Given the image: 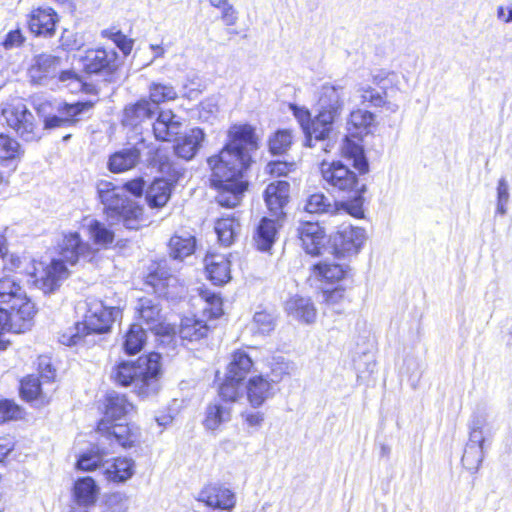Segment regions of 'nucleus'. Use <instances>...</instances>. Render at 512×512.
<instances>
[{
  "label": "nucleus",
  "mask_w": 512,
  "mask_h": 512,
  "mask_svg": "<svg viewBox=\"0 0 512 512\" xmlns=\"http://www.w3.org/2000/svg\"><path fill=\"white\" fill-rule=\"evenodd\" d=\"M208 326L203 320L185 317L181 320L179 335L183 340L198 341L208 333Z\"/></svg>",
  "instance_id": "nucleus-39"
},
{
  "label": "nucleus",
  "mask_w": 512,
  "mask_h": 512,
  "mask_svg": "<svg viewBox=\"0 0 512 512\" xmlns=\"http://www.w3.org/2000/svg\"><path fill=\"white\" fill-rule=\"evenodd\" d=\"M202 298L207 302V304L210 306V314L214 318H218L222 315V300L219 297L218 294L214 292L209 291H203L202 292Z\"/></svg>",
  "instance_id": "nucleus-59"
},
{
  "label": "nucleus",
  "mask_w": 512,
  "mask_h": 512,
  "mask_svg": "<svg viewBox=\"0 0 512 512\" xmlns=\"http://www.w3.org/2000/svg\"><path fill=\"white\" fill-rule=\"evenodd\" d=\"M182 123L171 110L160 111L153 123V132L157 140L170 141L180 133Z\"/></svg>",
  "instance_id": "nucleus-23"
},
{
  "label": "nucleus",
  "mask_w": 512,
  "mask_h": 512,
  "mask_svg": "<svg viewBox=\"0 0 512 512\" xmlns=\"http://www.w3.org/2000/svg\"><path fill=\"white\" fill-rule=\"evenodd\" d=\"M57 14L50 7L33 9L29 15L28 26L36 36L51 37L55 33Z\"/></svg>",
  "instance_id": "nucleus-18"
},
{
  "label": "nucleus",
  "mask_w": 512,
  "mask_h": 512,
  "mask_svg": "<svg viewBox=\"0 0 512 512\" xmlns=\"http://www.w3.org/2000/svg\"><path fill=\"white\" fill-rule=\"evenodd\" d=\"M198 500L211 508L231 510L235 506L234 493L220 485H207L198 495Z\"/></svg>",
  "instance_id": "nucleus-20"
},
{
  "label": "nucleus",
  "mask_w": 512,
  "mask_h": 512,
  "mask_svg": "<svg viewBox=\"0 0 512 512\" xmlns=\"http://www.w3.org/2000/svg\"><path fill=\"white\" fill-rule=\"evenodd\" d=\"M104 474L107 480L115 483H123L130 479L134 474V461L126 457H118L113 461L106 462Z\"/></svg>",
  "instance_id": "nucleus-31"
},
{
  "label": "nucleus",
  "mask_w": 512,
  "mask_h": 512,
  "mask_svg": "<svg viewBox=\"0 0 512 512\" xmlns=\"http://www.w3.org/2000/svg\"><path fill=\"white\" fill-rule=\"evenodd\" d=\"M0 304H7L9 313L14 319L17 330H26L30 327L35 315V307L27 297L20 281L12 276L0 278Z\"/></svg>",
  "instance_id": "nucleus-6"
},
{
  "label": "nucleus",
  "mask_w": 512,
  "mask_h": 512,
  "mask_svg": "<svg viewBox=\"0 0 512 512\" xmlns=\"http://www.w3.org/2000/svg\"><path fill=\"white\" fill-rule=\"evenodd\" d=\"M215 232L223 246H230L240 232V223L234 217H223L216 221Z\"/></svg>",
  "instance_id": "nucleus-40"
},
{
  "label": "nucleus",
  "mask_w": 512,
  "mask_h": 512,
  "mask_svg": "<svg viewBox=\"0 0 512 512\" xmlns=\"http://www.w3.org/2000/svg\"><path fill=\"white\" fill-rule=\"evenodd\" d=\"M276 317L266 310L257 311L251 322V330L254 334L267 335L275 328Z\"/></svg>",
  "instance_id": "nucleus-47"
},
{
  "label": "nucleus",
  "mask_w": 512,
  "mask_h": 512,
  "mask_svg": "<svg viewBox=\"0 0 512 512\" xmlns=\"http://www.w3.org/2000/svg\"><path fill=\"white\" fill-rule=\"evenodd\" d=\"M343 153L353 159V166L360 172L368 171V162L364 156V150L359 144L347 140L343 145Z\"/></svg>",
  "instance_id": "nucleus-49"
},
{
  "label": "nucleus",
  "mask_w": 512,
  "mask_h": 512,
  "mask_svg": "<svg viewBox=\"0 0 512 512\" xmlns=\"http://www.w3.org/2000/svg\"><path fill=\"white\" fill-rule=\"evenodd\" d=\"M357 93L362 103H368L372 107H386L387 110L394 113L398 110V105L386 101V90H377L369 85H361Z\"/></svg>",
  "instance_id": "nucleus-36"
},
{
  "label": "nucleus",
  "mask_w": 512,
  "mask_h": 512,
  "mask_svg": "<svg viewBox=\"0 0 512 512\" xmlns=\"http://www.w3.org/2000/svg\"><path fill=\"white\" fill-rule=\"evenodd\" d=\"M252 367L253 361L251 357L245 351L238 350L232 354L226 373L236 379L244 380Z\"/></svg>",
  "instance_id": "nucleus-41"
},
{
  "label": "nucleus",
  "mask_w": 512,
  "mask_h": 512,
  "mask_svg": "<svg viewBox=\"0 0 512 512\" xmlns=\"http://www.w3.org/2000/svg\"><path fill=\"white\" fill-rule=\"evenodd\" d=\"M156 113V109L147 99H141L125 107L122 123L125 126L136 127Z\"/></svg>",
  "instance_id": "nucleus-28"
},
{
  "label": "nucleus",
  "mask_w": 512,
  "mask_h": 512,
  "mask_svg": "<svg viewBox=\"0 0 512 512\" xmlns=\"http://www.w3.org/2000/svg\"><path fill=\"white\" fill-rule=\"evenodd\" d=\"M195 245V238L191 235L186 237L174 235L169 242L170 256L173 259L182 260L194 252Z\"/></svg>",
  "instance_id": "nucleus-42"
},
{
  "label": "nucleus",
  "mask_w": 512,
  "mask_h": 512,
  "mask_svg": "<svg viewBox=\"0 0 512 512\" xmlns=\"http://www.w3.org/2000/svg\"><path fill=\"white\" fill-rule=\"evenodd\" d=\"M24 36L20 29L11 30L5 36L2 45L6 50L18 48L24 43Z\"/></svg>",
  "instance_id": "nucleus-61"
},
{
  "label": "nucleus",
  "mask_w": 512,
  "mask_h": 512,
  "mask_svg": "<svg viewBox=\"0 0 512 512\" xmlns=\"http://www.w3.org/2000/svg\"><path fill=\"white\" fill-rule=\"evenodd\" d=\"M81 62L87 73L111 76L117 69V54L113 50L91 49L81 57Z\"/></svg>",
  "instance_id": "nucleus-14"
},
{
  "label": "nucleus",
  "mask_w": 512,
  "mask_h": 512,
  "mask_svg": "<svg viewBox=\"0 0 512 512\" xmlns=\"http://www.w3.org/2000/svg\"><path fill=\"white\" fill-rule=\"evenodd\" d=\"M339 209L345 214H350L356 218H361L363 216L362 202L360 198L355 199L352 203H341Z\"/></svg>",
  "instance_id": "nucleus-64"
},
{
  "label": "nucleus",
  "mask_w": 512,
  "mask_h": 512,
  "mask_svg": "<svg viewBox=\"0 0 512 512\" xmlns=\"http://www.w3.org/2000/svg\"><path fill=\"white\" fill-rule=\"evenodd\" d=\"M140 325L156 335H171L175 333V326L166 322L160 303L156 299L140 298L135 307Z\"/></svg>",
  "instance_id": "nucleus-9"
},
{
  "label": "nucleus",
  "mask_w": 512,
  "mask_h": 512,
  "mask_svg": "<svg viewBox=\"0 0 512 512\" xmlns=\"http://www.w3.org/2000/svg\"><path fill=\"white\" fill-rule=\"evenodd\" d=\"M143 147L144 143L141 141L112 154L108 161L109 170L113 173H121L134 168L140 161Z\"/></svg>",
  "instance_id": "nucleus-21"
},
{
  "label": "nucleus",
  "mask_w": 512,
  "mask_h": 512,
  "mask_svg": "<svg viewBox=\"0 0 512 512\" xmlns=\"http://www.w3.org/2000/svg\"><path fill=\"white\" fill-rule=\"evenodd\" d=\"M24 154L21 145L8 135L0 134V162L20 159Z\"/></svg>",
  "instance_id": "nucleus-46"
},
{
  "label": "nucleus",
  "mask_w": 512,
  "mask_h": 512,
  "mask_svg": "<svg viewBox=\"0 0 512 512\" xmlns=\"http://www.w3.org/2000/svg\"><path fill=\"white\" fill-rule=\"evenodd\" d=\"M204 139V131L200 128H193L177 139L174 152L179 158L191 160L197 154Z\"/></svg>",
  "instance_id": "nucleus-25"
},
{
  "label": "nucleus",
  "mask_w": 512,
  "mask_h": 512,
  "mask_svg": "<svg viewBox=\"0 0 512 512\" xmlns=\"http://www.w3.org/2000/svg\"><path fill=\"white\" fill-rule=\"evenodd\" d=\"M345 86L340 83H325L321 86L318 98V111L340 118L345 103Z\"/></svg>",
  "instance_id": "nucleus-13"
},
{
  "label": "nucleus",
  "mask_w": 512,
  "mask_h": 512,
  "mask_svg": "<svg viewBox=\"0 0 512 512\" xmlns=\"http://www.w3.org/2000/svg\"><path fill=\"white\" fill-rule=\"evenodd\" d=\"M290 185L279 180L270 183L264 191V199L270 215L277 220L285 217L284 206L288 203Z\"/></svg>",
  "instance_id": "nucleus-17"
},
{
  "label": "nucleus",
  "mask_w": 512,
  "mask_h": 512,
  "mask_svg": "<svg viewBox=\"0 0 512 512\" xmlns=\"http://www.w3.org/2000/svg\"><path fill=\"white\" fill-rule=\"evenodd\" d=\"M375 115L367 110L356 109L350 113L347 128L354 135L368 134L374 125Z\"/></svg>",
  "instance_id": "nucleus-38"
},
{
  "label": "nucleus",
  "mask_w": 512,
  "mask_h": 512,
  "mask_svg": "<svg viewBox=\"0 0 512 512\" xmlns=\"http://www.w3.org/2000/svg\"><path fill=\"white\" fill-rule=\"evenodd\" d=\"M286 311L293 318L311 324L316 319V308L309 298L293 297L286 303Z\"/></svg>",
  "instance_id": "nucleus-29"
},
{
  "label": "nucleus",
  "mask_w": 512,
  "mask_h": 512,
  "mask_svg": "<svg viewBox=\"0 0 512 512\" xmlns=\"http://www.w3.org/2000/svg\"><path fill=\"white\" fill-rule=\"evenodd\" d=\"M120 314L119 308L107 307L102 301L92 300L88 303L84 322L76 324L75 333L63 334L60 337V342L67 346H73L79 344L83 337L90 334L107 333Z\"/></svg>",
  "instance_id": "nucleus-5"
},
{
  "label": "nucleus",
  "mask_w": 512,
  "mask_h": 512,
  "mask_svg": "<svg viewBox=\"0 0 512 512\" xmlns=\"http://www.w3.org/2000/svg\"><path fill=\"white\" fill-rule=\"evenodd\" d=\"M241 379H236L226 373L223 383L219 387V396L221 400L227 404L236 402L241 396L242 391Z\"/></svg>",
  "instance_id": "nucleus-44"
},
{
  "label": "nucleus",
  "mask_w": 512,
  "mask_h": 512,
  "mask_svg": "<svg viewBox=\"0 0 512 512\" xmlns=\"http://www.w3.org/2000/svg\"><path fill=\"white\" fill-rule=\"evenodd\" d=\"M98 494V487L91 477L80 478L74 486L75 502L84 507H93Z\"/></svg>",
  "instance_id": "nucleus-35"
},
{
  "label": "nucleus",
  "mask_w": 512,
  "mask_h": 512,
  "mask_svg": "<svg viewBox=\"0 0 512 512\" xmlns=\"http://www.w3.org/2000/svg\"><path fill=\"white\" fill-rule=\"evenodd\" d=\"M171 184L165 179H155L146 191V200L150 207L161 208L170 199Z\"/></svg>",
  "instance_id": "nucleus-34"
},
{
  "label": "nucleus",
  "mask_w": 512,
  "mask_h": 512,
  "mask_svg": "<svg viewBox=\"0 0 512 512\" xmlns=\"http://www.w3.org/2000/svg\"><path fill=\"white\" fill-rule=\"evenodd\" d=\"M313 271L317 277L329 282H337L343 279L347 274V270L342 265L326 262L315 264Z\"/></svg>",
  "instance_id": "nucleus-45"
},
{
  "label": "nucleus",
  "mask_w": 512,
  "mask_h": 512,
  "mask_svg": "<svg viewBox=\"0 0 512 512\" xmlns=\"http://www.w3.org/2000/svg\"><path fill=\"white\" fill-rule=\"evenodd\" d=\"M145 340L146 333L143 326L138 323L132 324L125 335L123 343L125 352L131 355L138 353L143 348Z\"/></svg>",
  "instance_id": "nucleus-43"
},
{
  "label": "nucleus",
  "mask_w": 512,
  "mask_h": 512,
  "mask_svg": "<svg viewBox=\"0 0 512 512\" xmlns=\"http://www.w3.org/2000/svg\"><path fill=\"white\" fill-rule=\"evenodd\" d=\"M59 259H53L44 269V274L36 283L45 293H52L58 289L63 280L69 276V270L65 263L75 265L79 258L91 259L93 251L91 247L82 241L77 232L64 233L58 243Z\"/></svg>",
  "instance_id": "nucleus-3"
},
{
  "label": "nucleus",
  "mask_w": 512,
  "mask_h": 512,
  "mask_svg": "<svg viewBox=\"0 0 512 512\" xmlns=\"http://www.w3.org/2000/svg\"><path fill=\"white\" fill-rule=\"evenodd\" d=\"M365 230L351 225H342L332 237V247L337 256L355 255L365 241Z\"/></svg>",
  "instance_id": "nucleus-11"
},
{
  "label": "nucleus",
  "mask_w": 512,
  "mask_h": 512,
  "mask_svg": "<svg viewBox=\"0 0 512 512\" xmlns=\"http://www.w3.org/2000/svg\"><path fill=\"white\" fill-rule=\"evenodd\" d=\"M160 355L150 353L136 362H120L111 377L121 386L133 385L134 391L141 397L155 395L160 389Z\"/></svg>",
  "instance_id": "nucleus-4"
},
{
  "label": "nucleus",
  "mask_w": 512,
  "mask_h": 512,
  "mask_svg": "<svg viewBox=\"0 0 512 512\" xmlns=\"http://www.w3.org/2000/svg\"><path fill=\"white\" fill-rule=\"evenodd\" d=\"M229 141L218 155L208 159L211 185L218 191L216 201L223 207H236L247 189L243 173L248 168L250 152L258 148L255 130L248 124H235L228 131Z\"/></svg>",
  "instance_id": "nucleus-1"
},
{
  "label": "nucleus",
  "mask_w": 512,
  "mask_h": 512,
  "mask_svg": "<svg viewBox=\"0 0 512 512\" xmlns=\"http://www.w3.org/2000/svg\"><path fill=\"white\" fill-rule=\"evenodd\" d=\"M338 118L328 116V114L318 111L317 115L312 119L307 131L305 132L306 145L314 147L313 141H325L330 138L334 130V124Z\"/></svg>",
  "instance_id": "nucleus-22"
},
{
  "label": "nucleus",
  "mask_w": 512,
  "mask_h": 512,
  "mask_svg": "<svg viewBox=\"0 0 512 512\" xmlns=\"http://www.w3.org/2000/svg\"><path fill=\"white\" fill-rule=\"evenodd\" d=\"M280 220L263 217L254 234V242L258 250L268 251L275 242L277 223Z\"/></svg>",
  "instance_id": "nucleus-30"
},
{
  "label": "nucleus",
  "mask_w": 512,
  "mask_h": 512,
  "mask_svg": "<svg viewBox=\"0 0 512 512\" xmlns=\"http://www.w3.org/2000/svg\"><path fill=\"white\" fill-rule=\"evenodd\" d=\"M104 454L99 448H92L80 456L77 467L83 471H92L102 464Z\"/></svg>",
  "instance_id": "nucleus-53"
},
{
  "label": "nucleus",
  "mask_w": 512,
  "mask_h": 512,
  "mask_svg": "<svg viewBox=\"0 0 512 512\" xmlns=\"http://www.w3.org/2000/svg\"><path fill=\"white\" fill-rule=\"evenodd\" d=\"M92 103L90 102H76L73 104L65 103L58 108V115L48 116L44 119V129H55L62 127H69L74 125L79 116L90 110Z\"/></svg>",
  "instance_id": "nucleus-16"
},
{
  "label": "nucleus",
  "mask_w": 512,
  "mask_h": 512,
  "mask_svg": "<svg viewBox=\"0 0 512 512\" xmlns=\"http://www.w3.org/2000/svg\"><path fill=\"white\" fill-rule=\"evenodd\" d=\"M232 418V407L221 400H214L205 409L203 426L209 431L218 430Z\"/></svg>",
  "instance_id": "nucleus-26"
},
{
  "label": "nucleus",
  "mask_w": 512,
  "mask_h": 512,
  "mask_svg": "<svg viewBox=\"0 0 512 512\" xmlns=\"http://www.w3.org/2000/svg\"><path fill=\"white\" fill-rule=\"evenodd\" d=\"M145 285L159 297L175 299L183 293V287L176 276L170 274L163 266L147 275Z\"/></svg>",
  "instance_id": "nucleus-12"
},
{
  "label": "nucleus",
  "mask_w": 512,
  "mask_h": 512,
  "mask_svg": "<svg viewBox=\"0 0 512 512\" xmlns=\"http://www.w3.org/2000/svg\"><path fill=\"white\" fill-rule=\"evenodd\" d=\"M22 417L21 408L10 400L0 401V423Z\"/></svg>",
  "instance_id": "nucleus-55"
},
{
  "label": "nucleus",
  "mask_w": 512,
  "mask_h": 512,
  "mask_svg": "<svg viewBox=\"0 0 512 512\" xmlns=\"http://www.w3.org/2000/svg\"><path fill=\"white\" fill-rule=\"evenodd\" d=\"M218 110V106L213 100H205L200 104L199 118L203 121H209L216 117Z\"/></svg>",
  "instance_id": "nucleus-62"
},
{
  "label": "nucleus",
  "mask_w": 512,
  "mask_h": 512,
  "mask_svg": "<svg viewBox=\"0 0 512 512\" xmlns=\"http://www.w3.org/2000/svg\"><path fill=\"white\" fill-rule=\"evenodd\" d=\"M144 187L145 182L142 178L128 181L121 187L107 181L98 184V196L103 205V212L111 225H122L129 230H138L144 225L143 207L127 196L128 192L134 196H141Z\"/></svg>",
  "instance_id": "nucleus-2"
},
{
  "label": "nucleus",
  "mask_w": 512,
  "mask_h": 512,
  "mask_svg": "<svg viewBox=\"0 0 512 512\" xmlns=\"http://www.w3.org/2000/svg\"><path fill=\"white\" fill-rule=\"evenodd\" d=\"M484 458V451L477 446L467 445L462 456V463L468 470H477Z\"/></svg>",
  "instance_id": "nucleus-54"
},
{
  "label": "nucleus",
  "mask_w": 512,
  "mask_h": 512,
  "mask_svg": "<svg viewBox=\"0 0 512 512\" xmlns=\"http://www.w3.org/2000/svg\"><path fill=\"white\" fill-rule=\"evenodd\" d=\"M204 261L208 278L214 285H223L231 279L230 262L224 255H207Z\"/></svg>",
  "instance_id": "nucleus-27"
},
{
  "label": "nucleus",
  "mask_w": 512,
  "mask_h": 512,
  "mask_svg": "<svg viewBox=\"0 0 512 512\" xmlns=\"http://www.w3.org/2000/svg\"><path fill=\"white\" fill-rule=\"evenodd\" d=\"M102 33L104 36L110 38L125 55L131 52L133 42L120 31L113 32L104 30Z\"/></svg>",
  "instance_id": "nucleus-56"
},
{
  "label": "nucleus",
  "mask_w": 512,
  "mask_h": 512,
  "mask_svg": "<svg viewBox=\"0 0 512 512\" xmlns=\"http://www.w3.org/2000/svg\"><path fill=\"white\" fill-rule=\"evenodd\" d=\"M38 371L41 379L45 383H50L55 378V369L52 366L51 359L47 356H40L38 358Z\"/></svg>",
  "instance_id": "nucleus-57"
},
{
  "label": "nucleus",
  "mask_w": 512,
  "mask_h": 512,
  "mask_svg": "<svg viewBox=\"0 0 512 512\" xmlns=\"http://www.w3.org/2000/svg\"><path fill=\"white\" fill-rule=\"evenodd\" d=\"M20 393L26 401L33 402L37 406L47 404L50 399L48 392L42 388L39 378L33 375H29L21 381Z\"/></svg>",
  "instance_id": "nucleus-32"
},
{
  "label": "nucleus",
  "mask_w": 512,
  "mask_h": 512,
  "mask_svg": "<svg viewBox=\"0 0 512 512\" xmlns=\"http://www.w3.org/2000/svg\"><path fill=\"white\" fill-rule=\"evenodd\" d=\"M305 211L315 214H337L339 205L321 192L310 195L305 204Z\"/></svg>",
  "instance_id": "nucleus-37"
},
{
  "label": "nucleus",
  "mask_w": 512,
  "mask_h": 512,
  "mask_svg": "<svg viewBox=\"0 0 512 512\" xmlns=\"http://www.w3.org/2000/svg\"><path fill=\"white\" fill-rule=\"evenodd\" d=\"M60 66V58L50 54H40L34 58L29 69L33 82L42 84L47 78L55 77Z\"/></svg>",
  "instance_id": "nucleus-24"
},
{
  "label": "nucleus",
  "mask_w": 512,
  "mask_h": 512,
  "mask_svg": "<svg viewBox=\"0 0 512 512\" xmlns=\"http://www.w3.org/2000/svg\"><path fill=\"white\" fill-rule=\"evenodd\" d=\"M397 79V74L390 71L379 70L372 75V82L380 88L386 90L388 84H392Z\"/></svg>",
  "instance_id": "nucleus-60"
},
{
  "label": "nucleus",
  "mask_w": 512,
  "mask_h": 512,
  "mask_svg": "<svg viewBox=\"0 0 512 512\" xmlns=\"http://www.w3.org/2000/svg\"><path fill=\"white\" fill-rule=\"evenodd\" d=\"M287 366H279L272 369V376L267 379L263 375H256L249 378L246 384L247 400L252 408L261 407L268 399L275 395L274 384L282 380L288 374Z\"/></svg>",
  "instance_id": "nucleus-8"
},
{
  "label": "nucleus",
  "mask_w": 512,
  "mask_h": 512,
  "mask_svg": "<svg viewBox=\"0 0 512 512\" xmlns=\"http://www.w3.org/2000/svg\"><path fill=\"white\" fill-rule=\"evenodd\" d=\"M240 417L243 422V427L249 435H253L258 432L265 421V415L263 412L251 409H245L242 411Z\"/></svg>",
  "instance_id": "nucleus-51"
},
{
  "label": "nucleus",
  "mask_w": 512,
  "mask_h": 512,
  "mask_svg": "<svg viewBox=\"0 0 512 512\" xmlns=\"http://www.w3.org/2000/svg\"><path fill=\"white\" fill-rule=\"evenodd\" d=\"M134 411V405L129 402L125 395L111 391L106 396L107 419L118 420L130 415Z\"/></svg>",
  "instance_id": "nucleus-33"
},
{
  "label": "nucleus",
  "mask_w": 512,
  "mask_h": 512,
  "mask_svg": "<svg viewBox=\"0 0 512 512\" xmlns=\"http://www.w3.org/2000/svg\"><path fill=\"white\" fill-rule=\"evenodd\" d=\"M364 364V369L361 368L360 364L357 366V382L360 384L366 383L376 369V362L371 357Z\"/></svg>",
  "instance_id": "nucleus-63"
},
{
  "label": "nucleus",
  "mask_w": 512,
  "mask_h": 512,
  "mask_svg": "<svg viewBox=\"0 0 512 512\" xmlns=\"http://www.w3.org/2000/svg\"><path fill=\"white\" fill-rule=\"evenodd\" d=\"M1 113L8 127L22 140L33 142L41 139V129L34 114L21 101L4 104Z\"/></svg>",
  "instance_id": "nucleus-7"
},
{
  "label": "nucleus",
  "mask_w": 512,
  "mask_h": 512,
  "mask_svg": "<svg viewBox=\"0 0 512 512\" xmlns=\"http://www.w3.org/2000/svg\"><path fill=\"white\" fill-rule=\"evenodd\" d=\"M297 234L302 247L310 255H319L324 246L325 231L316 222H301L297 228Z\"/></svg>",
  "instance_id": "nucleus-19"
},
{
  "label": "nucleus",
  "mask_w": 512,
  "mask_h": 512,
  "mask_svg": "<svg viewBox=\"0 0 512 512\" xmlns=\"http://www.w3.org/2000/svg\"><path fill=\"white\" fill-rule=\"evenodd\" d=\"M150 102L157 110V105L166 101L174 100L177 92L170 84L152 83L149 89Z\"/></svg>",
  "instance_id": "nucleus-48"
},
{
  "label": "nucleus",
  "mask_w": 512,
  "mask_h": 512,
  "mask_svg": "<svg viewBox=\"0 0 512 512\" xmlns=\"http://www.w3.org/2000/svg\"><path fill=\"white\" fill-rule=\"evenodd\" d=\"M320 170L324 182L334 190L350 192L357 185L356 174L340 161H323Z\"/></svg>",
  "instance_id": "nucleus-10"
},
{
  "label": "nucleus",
  "mask_w": 512,
  "mask_h": 512,
  "mask_svg": "<svg viewBox=\"0 0 512 512\" xmlns=\"http://www.w3.org/2000/svg\"><path fill=\"white\" fill-rule=\"evenodd\" d=\"M89 233L94 243L101 246H107L114 240V232L108 229L100 221L93 220L89 225Z\"/></svg>",
  "instance_id": "nucleus-52"
},
{
  "label": "nucleus",
  "mask_w": 512,
  "mask_h": 512,
  "mask_svg": "<svg viewBox=\"0 0 512 512\" xmlns=\"http://www.w3.org/2000/svg\"><path fill=\"white\" fill-rule=\"evenodd\" d=\"M289 108L305 133L312 121L311 113L306 107L290 104Z\"/></svg>",
  "instance_id": "nucleus-58"
},
{
  "label": "nucleus",
  "mask_w": 512,
  "mask_h": 512,
  "mask_svg": "<svg viewBox=\"0 0 512 512\" xmlns=\"http://www.w3.org/2000/svg\"><path fill=\"white\" fill-rule=\"evenodd\" d=\"M98 432L102 433L108 440L114 439L120 446L130 448L134 446L140 437L138 427L130 424L109 425L108 421L102 419L97 426Z\"/></svg>",
  "instance_id": "nucleus-15"
},
{
  "label": "nucleus",
  "mask_w": 512,
  "mask_h": 512,
  "mask_svg": "<svg viewBox=\"0 0 512 512\" xmlns=\"http://www.w3.org/2000/svg\"><path fill=\"white\" fill-rule=\"evenodd\" d=\"M293 136L290 130H278L269 140L271 153L281 155L291 147Z\"/></svg>",
  "instance_id": "nucleus-50"
}]
</instances>
